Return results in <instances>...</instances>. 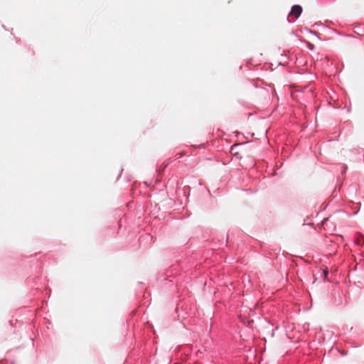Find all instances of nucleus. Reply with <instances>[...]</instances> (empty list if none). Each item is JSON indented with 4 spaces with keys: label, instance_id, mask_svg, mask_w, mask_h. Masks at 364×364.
Instances as JSON below:
<instances>
[{
    "label": "nucleus",
    "instance_id": "nucleus-1",
    "mask_svg": "<svg viewBox=\"0 0 364 364\" xmlns=\"http://www.w3.org/2000/svg\"><path fill=\"white\" fill-rule=\"evenodd\" d=\"M302 12V7L299 5H294L291 7L289 15L294 16L296 18H298Z\"/></svg>",
    "mask_w": 364,
    "mask_h": 364
},
{
    "label": "nucleus",
    "instance_id": "nucleus-3",
    "mask_svg": "<svg viewBox=\"0 0 364 364\" xmlns=\"http://www.w3.org/2000/svg\"><path fill=\"white\" fill-rule=\"evenodd\" d=\"M328 274V272H325V276L326 277V275Z\"/></svg>",
    "mask_w": 364,
    "mask_h": 364
},
{
    "label": "nucleus",
    "instance_id": "nucleus-2",
    "mask_svg": "<svg viewBox=\"0 0 364 364\" xmlns=\"http://www.w3.org/2000/svg\"><path fill=\"white\" fill-rule=\"evenodd\" d=\"M357 242L358 245L363 244L364 242V238L363 237L358 238L357 240Z\"/></svg>",
    "mask_w": 364,
    "mask_h": 364
}]
</instances>
